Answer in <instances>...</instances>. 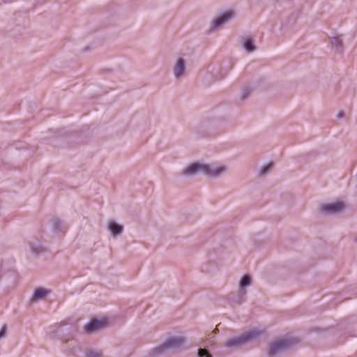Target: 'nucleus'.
Masks as SVG:
<instances>
[{
	"label": "nucleus",
	"mask_w": 357,
	"mask_h": 357,
	"mask_svg": "<svg viewBox=\"0 0 357 357\" xmlns=\"http://www.w3.org/2000/svg\"><path fill=\"white\" fill-rule=\"evenodd\" d=\"M185 343L183 336L173 335L167 337L160 346L153 349L155 354H161L168 351H177L181 350Z\"/></svg>",
	"instance_id": "nucleus-1"
},
{
	"label": "nucleus",
	"mask_w": 357,
	"mask_h": 357,
	"mask_svg": "<svg viewBox=\"0 0 357 357\" xmlns=\"http://www.w3.org/2000/svg\"><path fill=\"white\" fill-rule=\"evenodd\" d=\"M225 171V168L223 166H208L195 162L186 168L184 173L188 175H192L200 172L208 176H217Z\"/></svg>",
	"instance_id": "nucleus-2"
},
{
	"label": "nucleus",
	"mask_w": 357,
	"mask_h": 357,
	"mask_svg": "<svg viewBox=\"0 0 357 357\" xmlns=\"http://www.w3.org/2000/svg\"><path fill=\"white\" fill-rule=\"evenodd\" d=\"M261 335V331L258 329H252L249 331H247L242 334L240 336L235 337L233 338L228 339L225 343V346L228 348H238L243 344L250 342L257 338H258Z\"/></svg>",
	"instance_id": "nucleus-3"
},
{
	"label": "nucleus",
	"mask_w": 357,
	"mask_h": 357,
	"mask_svg": "<svg viewBox=\"0 0 357 357\" xmlns=\"http://www.w3.org/2000/svg\"><path fill=\"white\" fill-rule=\"evenodd\" d=\"M112 324L108 317H102L100 319L93 318L84 326V331L86 334H93L108 327Z\"/></svg>",
	"instance_id": "nucleus-4"
},
{
	"label": "nucleus",
	"mask_w": 357,
	"mask_h": 357,
	"mask_svg": "<svg viewBox=\"0 0 357 357\" xmlns=\"http://www.w3.org/2000/svg\"><path fill=\"white\" fill-rule=\"evenodd\" d=\"M297 341L292 338H284L272 342L268 348V354L270 357H275L279 354L284 351Z\"/></svg>",
	"instance_id": "nucleus-5"
},
{
	"label": "nucleus",
	"mask_w": 357,
	"mask_h": 357,
	"mask_svg": "<svg viewBox=\"0 0 357 357\" xmlns=\"http://www.w3.org/2000/svg\"><path fill=\"white\" fill-rule=\"evenodd\" d=\"M345 204L342 202H336L321 206V211L326 213H334L342 211Z\"/></svg>",
	"instance_id": "nucleus-6"
},
{
	"label": "nucleus",
	"mask_w": 357,
	"mask_h": 357,
	"mask_svg": "<svg viewBox=\"0 0 357 357\" xmlns=\"http://www.w3.org/2000/svg\"><path fill=\"white\" fill-rule=\"evenodd\" d=\"M50 291L43 287L37 288L32 296V301H38L39 300L44 299L48 294Z\"/></svg>",
	"instance_id": "nucleus-7"
},
{
	"label": "nucleus",
	"mask_w": 357,
	"mask_h": 357,
	"mask_svg": "<svg viewBox=\"0 0 357 357\" xmlns=\"http://www.w3.org/2000/svg\"><path fill=\"white\" fill-rule=\"evenodd\" d=\"M233 12L232 11H227L225 13H224L222 15L220 16L219 17L216 18L213 22V26L218 27L220 25L223 24L226 22H227L230 18L233 16Z\"/></svg>",
	"instance_id": "nucleus-8"
},
{
	"label": "nucleus",
	"mask_w": 357,
	"mask_h": 357,
	"mask_svg": "<svg viewBox=\"0 0 357 357\" xmlns=\"http://www.w3.org/2000/svg\"><path fill=\"white\" fill-rule=\"evenodd\" d=\"M184 69V61L182 59H179L174 68V73L176 77H178L181 76L183 74Z\"/></svg>",
	"instance_id": "nucleus-9"
},
{
	"label": "nucleus",
	"mask_w": 357,
	"mask_h": 357,
	"mask_svg": "<svg viewBox=\"0 0 357 357\" xmlns=\"http://www.w3.org/2000/svg\"><path fill=\"white\" fill-rule=\"evenodd\" d=\"M109 229L114 235L120 234L123 230L122 226L117 225L114 222L110 223Z\"/></svg>",
	"instance_id": "nucleus-10"
},
{
	"label": "nucleus",
	"mask_w": 357,
	"mask_h": 357,
	"mask_svg": "<svg viewBox=\"0 0 357 357\" xmlns=\"http://www.w3.org/2000/svg\"><path fill=\"white\" fill-rule=\"evenodd\" d=\"M85 354L86 357H103L101 351L93 349H87Z\"/></svg>",
	"instance_id": "nucleus-11"
},
{
	"label": "nucleus",
	"mask_w": 357,
	"mask_h": 357,
	"mask_svg": "<svg viewBox=\"0 0 357 357\" xmlns=\"http://www.w3.org/2000/svg\"><path fill=\"white\" fill-rule=\"evenodd\" d=\"M244 48L249 52L254 51L255 46L252 43V41L248 38L244 41L243 43Z\"/></svg>",
	"instance_id": "nucleus-12"
},
{
	"label": "nucleus",
	"mask_w": 357,
	"mask_h": 357,
	"mask_svg": "<svg viewBox=\"0 0 357 357\" xmlns=\"http://www.w3.org/2000/svg\"><path fill=\"white\" fill-rule=\"evenodd\" d=\"M250 282H251L250 277L249 275H244L240 282V286H241V287H244L250 285Z\"/></svg>",
	"instance_id": "nucleus-13"
},
{
	"label": "nucleus",
	"mask_w": 357,
	"mask_h": 357,
	"mask_svg": "<svg viewBox=\"0 0 357 357\" xmlns=\"http://www.w3.org/2000/svg\"><path fill=\"white\" fill-rule=\"evenodd\" d=\"M199 357H213L209 351L205 348H199L198 350Z\"/></svg>",
	"instance_id": "nucleus-14"
},
{
	"label": "nucleus",
	"mask_w": 357,
	"mask_h": 357,
	"mask_svg": "<svg viewBox=\"0 0 357 357\" xmlns=\"http://www.w3.org/2000/svg\"><path fill=\"white\" fill-rule=\"evenodd\" d=\"M7 335V326L4 324L0 331V340L6 337Z\"/></svg>",
	"instance_id": "nucleus-15"
},
{
	"label": "nucleus",
	"mask_w": 357,
	"mask_h": 357,
	"mask_svg": "<svg viewBox=\"0 0 357 357\" xmlns=\"http://www.w3.org/2000/svg\"><path fill=\"white\" fill-rule=\"evenodd\" d=\"M273 165L272 163H270L266 167L264 168L261 174H265L269 169L272 167Z\"/></svg>",
	"instance_id": "nucleus-16"
}]
</instances>
